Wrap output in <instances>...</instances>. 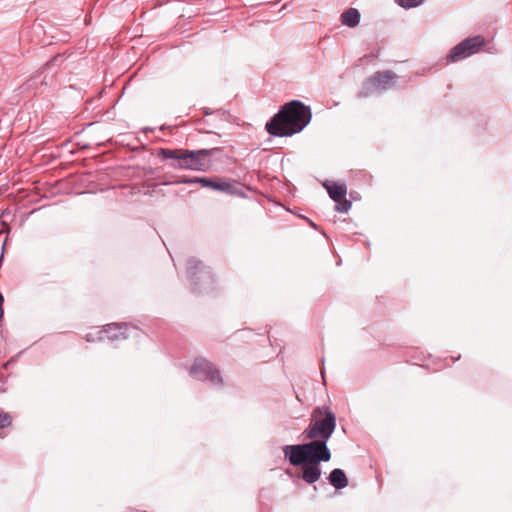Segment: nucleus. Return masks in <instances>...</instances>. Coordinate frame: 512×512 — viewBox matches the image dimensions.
I'll return each mask as SVG.
<instances>
[{"instance_id":"f257e3e1","label":"nucleus","mask_w":512,"mask_h":512,"mask_svg":"<svg viewBox=\"0 0 512 512\" xmlns=\"http://www.w3.org/2000/svg\"><path fill=\"white\" fill-rule=\"evenodd\" d=\"M320 407L313 411L312 425L305 431L307 437L314 439L309 443L285 445L282 447L285 460L293 466H302L304 468L302 479L307 483H314L320 478Z\"/></svg>"},{"instance_id":"f03ea898","label":"nucleus","mask_w":512,"mask_h":512,"mask_svg":"<svg viewBox=\"0 0 512 512\" xmlns=\"http://www.w3.org/2000/svg\"><path fill=\"white\" fill-rule=\"evenodd\" d=\"M310 119V108L298 100H293L284 104L266 123L265 128L272 136L287 137L302 131Z\"/></svg>"},{"instance_id":"7ed1b4c3","label":"nucleus","mask_w":512,"mask_h":512,"mask_svg":"<svg viewBox=\"0 0 512 512\" xmlns=\"http://www.w3.org/2000/svg\"><path fill=\"white\" fill-rule=\"evenodd\" d=\"M159 155L165 159L175 161L173 166L178 169L204 171L206 169V158L210 151L201 149L190 151L187 149H161Z\"/></svg>"},{"instance_id":"20e7f679","label":"nucleus","mask_w":512,"mask_h":512,"mask_svg":"<svg viewBox=\"0 0 512 512\" xmlns=\"http://www.w3.org/2000/svg\"><path fill=\"white\" fill-rule=\"evenodd\" d=\"M138 334V330L127 323H111L102 328H93L87 333L88 341H122Z\"/></svg>"},{"instance_id":"39448f33","label":"nucleus","mask_w":512,"mask_h":512,"mask_svg":"<svg viewBox=\"0 0 512 512\" xmlns=\"http://www.w3.org/2000/svg\"><path fill=\"white\" fill-rule=\"evenodd\" d=\"M190 375L197 380L210 381L213 385H221L222 378L218 369L205 358L199 357L190 369Z\"/></svg>"},{"instance_id":"423d86ee","label":"nucleus","mask_w":512,"mask_h":512,"mask_svg":"<svg viewBox=\"0 0 512 512\" xmlns=\"http://www.w3.org/2000/svg\"><path fill=\"white\" fill-rule=\"evenodd\" d=\"M322 186L327 190L329 197L335 202V210L340 213H347L352 203L346 198L347 186L345 183L326 180Z\"/></svg>"},{"instance_id":"0eeeda50","label":"nucleus","mask_w":512,"mask_h":512,"mask_svg":"<svg viewBox=\"0 0 512 512\" xmlns=\"http://www.w3.org/2000/svg\"><path fill=\"white\" fill-rule=\"evenodd\" d=\"M484 45L481 36L467 38L452 48L447 56V62H456L477 53Z\"/></svg>"},{"instance_id":"6e6552de","label":"nucleus","mask_w":512,"mask_h":512,"mask_svg":"<svg viewBox=\"0 0 512 512\" xmlns=\"http://www.w3.org/2000/svg\"><path fill=\"white\" fill-rule=\"evenodd\" d=\"M336 427V417L329 408L322 407V462H327L331 458L327 447V440Z\"/></svg>"},{"instance_id":"1a4fd4ad","label":"nucleus","mask_w":512,"mask_h":512,"mask_svg":"<svg viewBox=\"0 0 512 512\" xmlns=\"http://www.w3.org/2000/svg\"><path fill=\"white\" fill-rule=\"evenodd\" d=\"M184 183H199L203 187L210 188L213 190L225 192L228 194H235L236 187L235 182L228 181L224 178H206V177H194L183 180Z\"/></svg>"},{"instance_id":"9d476101","label":"nucleus","mask_w":512,"mask_h":512,"mask_svg":"<svg viewBox=\"0 0 512 512\" xmlns=\"http://www.w3.org/2000/svg\"><path fill=\"white\" fill-rule=\"evenodd\" d=\"M395 79V74L391 71L377 72L372 81L379 89H387L390 87Z\"/></svg>"},{"instance_id":"9b49d317","label":"nucleus","mask_w":512,"mask_h":512,"mask_svg":"<svg viewBox=\"0 0 512 512\" xmlns=\"http://www.w3.org/2000/svg\"><path fill=\"white\" fill-rule=\"evenodd\" d=\"M328 480L329 483L337 490L343 489L348 485V479L346 477V474L340 468L332 470L328 477Z\"/></svg>"},{"instance_id":"f8f14e48","label":"nucleus","mask_w":512,"mask_h":512,"mask_svg":"<svg viewBox=\"0 0 512 512\" xmlns=\"http://www.w3.org/2000/svg\"><path fill=\"white\" fill-rule=\"evenodd\" d=\"M341 21L348 27H355L360 22V13L357 9L350 8L341 15Z\"/></svg>"},{"instance_id":"ddd939ff","label":"nucleus","mask_w":512,"mask_h":512,"mask_svg":"<svg viewBox=\"0 0 512 512\" xmlns=\"http://www.w3.org/2000/svg\"><path fill=\"white\" fill-rule=\"evenodd\" d=\"M396 2L404 9H411L420 6L424 0H396Z\"/></svg>"},{"instance_id":"4468645a","label":"nucleus","mask_w":512,"mask_h":512,"mask_svg":"<svg viewBox=\"0 0 512 512\" xmlns=\"http://www.w3.org/2000/svg\"><path fill=\"white\" fill-rule=\"evenodd\" d=\"M11 424V417L8 413L0 411V428L7 427Z\"/></svg>"},{"instance_id":"2eb2a0df","label":"nucleus","mask_w":512,"mask_h":512,"mask_svg":"<svg viewBox=\"0 0 512 512\" xmlns=\"http://www.w3.org/2000/svg\"><path fill=\"white\" fill-rule=\"evenodd\" d=\"M3 296L0 294V321L2 320L3 318V314H4V311H3Z\"/></svg>"},{"instance_id":"dca6fc26","label":"nucleus","mask_w":512,"mask_h":512,"mask_svg":"<svg viewBox=\"0 0 512 512\" xmlns=\"http://www.w3.org/2000/svg\"><path fill=\"white\" fill-rule=\"evenodd\" d=\"M9 364H10V362H9V361H8V362H6V363H4V364H3V368H7Z\"/></svg>"},{"instance_id":"f3484780","label":"nucleus","mask_w":512,"mask_h":512,"mask_svg":"<svg viewBox=\"0 0 512 512\" xmlns=\"http://www.w3.org/2000/svg\"><path fill=\"white\" fill-rule=\"evenodd\" d=\"M310 224H311L312 227L317 228V226H316V224L314 222L310 221Z\"/></svg>"}]
</instances>
